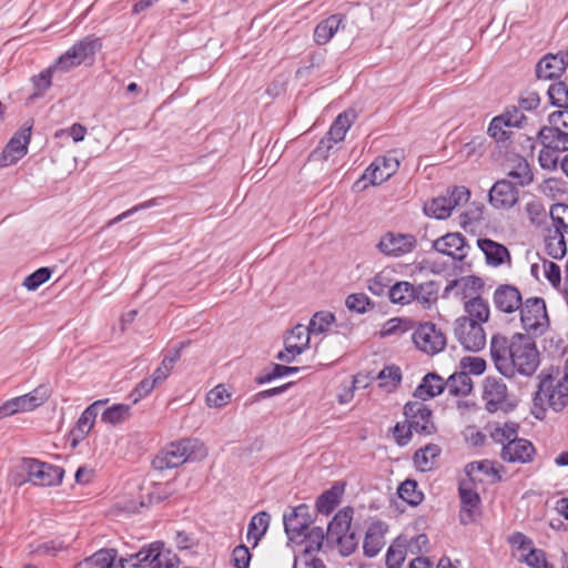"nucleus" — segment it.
<instances>
[{
  "instance_id": "nucleus-1",
  "label": "nucleus",
  "mask_w": 568,
  "mask_h": 568,
  "mask_svg": "<svg viewBox=\"0 0 568 568\" xmlns=\"http://www.w3.org/2000/svg\"><path fill=\"white\" fill-rule=\"evenodd\" d=\"M490 355L497 371L506 377L516 374L530 376L539 365V353L530 336L515 334L510 341L494 335L490 341Z\"/></svg>"
},
{
  "instance_id": "nucleus-2",
  "label": "nucleus",
  "mask_w": 568,
  "mask_h": 568,
  "mask_svg": "<svg viewBox=\"0 0 568 568\" xmlns=\"http://www.w3.org/2000/svg\"><path fill=\"white\" fill-rule=\"evenodd\" d=\"M567 406L568 372L564 369L559 376H542L534 396L532 415L538 419H544L548 408L559 413Z\"/></svg>"
},
{
  "instance_id": "nucleus-3",
  "label": "nucleus",
  "mask_w": 568,
  "mask_h": 568,
  "mask_svg": "<svg viewBox=\"0 0 568 568\" xmlns=\"http://www.w3.org/2000/svg\"><path fill=\"white\" fill-rule=\"evenodd\" d=\"M207 456L205 444L199 438H183L168 444L153 458L155 469L164 470L175 468L186 462L202 460Z\"/></svg>"
},
{
  "instance_id": "nucleus-4",
  "label": "nucleus",
  "mask_w": 568,
  "mask_h": 568,
  "mask_svg": "<svg viewBox=\"0 0 568 568\" xmlns=\"http://www.w3.org/2000/svg\"><path fill=\"white\" fill-rule=\"evenodd\" d=\"M353 513L352 507H344L335 514L327 527L328 538L337 542L343 556L353 554L359 541V536L351 530Z\"/></svg>"
},
{
  "instance_id": "nucleus-5",
  "label": "nucleus",
  "mask_w": 568,
  "mask_h": 568,
  "mask_svg": "<svg viewBox=\"0 0 568 568\" xmlns=\"http://www.w3.org/2000/svg\"><path fill=\"white\" fill-rule=\"evenodd\" d=\"M128 566L132 568H178L179 558L162 542H153L142 547L138 552L126 557Z\"/></svg>"
},
{
  "instance_id": "nucleus-6",
  "label": "nucleus",
  "mask_w": 568,
  "mask_h": 568,
  "mask_svg": "<svg viewBox=\"0 0 568 568\" xmlns=\"http://www.w3.org/2000/svg\"><path fill=\"white\" fill-rule=\"evenodd\" d=\"M519 311L521 325L528 336H540L547 331L549 318L546 303L541 297L527 298Z\"/></svg>"
},
{
  "instance_id": "nucleus-7",
  "label": "nucleus",
  "mask_w": 568,
  "mask_h": 568,
  "mask_svg": "<svg viewBox=\"0 0 568 568\" xmlns=\"http://www.w3.org/2000/svg\"><path fill=\"white\" fill-rule=\"evenodd\" d=\"M50 394L51 392L49 386L42 384L28 394L6 400L0 406V419L12 416L18 413L34 410L49 399Z\"/></svg>"
},
{
  "instance_id": "nucleus-8",
  "label": "nucleus",
  "mask_w": 568,
  "mask_h": 568,
  "mask_svg": "<svg viewBox=\"0 0 568 568\" xmlns=\"http://www.w3.org/2000/svg\"><path fill=\"white\" fill-rule=\"evenodd\" d=\"M470 193L465 186H456L447 191V194L437 196L424 205L427 216L445 220L450 216L453 210L469 200Z\"/></svg>"
},
{
  "instance_id": "nucleus-9",
  "label": "nucleus",
  "mask_w": 568,
  "mask_h": 568,
  "mask_svg": "<svg viewBox=\"0 0 568 568\" xmlns=\"http://www.w3.org/2000/svg\"><path fill=\"white\" fill-rule=\"evenodd\" d=\"M454 335L467 351L478 352L486 345V333L483 325L469 317H458L454 325Z\"/></svg>"
},
{
  "instance_id": "nucleus-10",
  "label": "nucleus",
  "mask_w": 568,
  "mask_h": 568,
  "mask_svg": "<svg viewBox=\"0 0 568 568\" xmlns=\"http://www.w3.org/2000/svg\"><path fill=\"white\" fill-rule=\"evenodd\" d=\"M71 69V49L67 50L58 60L39 74L31 78L34 91L31 98H40L51 87L52 80H59L63 74L69 73Z\"/></svg>"
},
{
  "instance_id": "nucleus-11",
  "label": "nucleus",
  "mask_w": 568,
  "mask_h": 568,
  "mask_svg": "<svg viewBox=\"0 0 568 568\" xmlns=\"http://www.w3.org/2000/svg\"><path fill=\"white\" fill-rule=\"evenodd\" d=\"M23 466L27 471L28 481L36 486H55L63 478L62 468L33 458H24Z\"/></svg>"
},
{
  "instance_id": "nucleus-12",
  "label": "nucleus",
  "mask_w": 568,
  "mask_h": 568,
  "mask_svg": "<svg viewBox=\"0 0 568 568\" xmlns=\"http://www.w3.org/2000/svg\"><path fill=\"white\" fill-rule=\"evenodd\" d=\"M412 339L419 351L428 355L440 353L446 346V336L430 322L419 324Z\"/></svg>"
},
{
  "instance_id": "nucleus-13",
  "label": "nucleus",
  "mask_w": 568,
  "mask_h": 568,
  "mask_svg": "<svg viewBox=\"0 0 568 568\" xmlns=\"http://www.w3.org/2000/svg\"><path fill=\"white\" fill-rule=\"evenodd\" d=\"M417 243L413 234L389 231L382 235L376 247L386 256L402 257L412 253L417 247Z\"/></svg>"
},
{
  "instance_id": "nucleus-14",
  "label": "nucleus",
  "mask_w": 568,
  "mask_h": 568,
  "mask_svg": "<svg viewBox=\"0 0 568 568\" xmlns=\"http://www.w3.org/2000/svg\"><path fill=\"white\" fill-rule=\"evenodd\" d=\"M399 168V160L395 151L377 156L364 171L362 180L369 181L371 185H379L392 178Z\"/></svg>"
},
{
  "instance_id": "nucleus-15",
  "label": "nucleus",
  "mask_w": 568,
  "mask_h": 568,
  "mask_svg": "<svg viewBox=\"0 0 568 568\" xmlns=\"http://www.w3.org/2000/svg\"><path fill=\"white\" fill-rule=\"evenodd\" d=\"M404 415L409 429L417 434L430 435L436 429L432 410L424 402H408L404 407Z\"/></svg>"
},
{
  "instance_id": "nucleus-16",
  "label": "nucleus",
  "mask_w": 568,
  "mask_h": 568,
  "mask_svg": "<svg viewBox=\"0 0 568 568\" xmlns=\"http://www.w3.org/2000/svg\"><path fill=\"white\" fill-rule=\"evenodd\" d=\"M31 128L23 126L11 136L0 154V168L13 165L27 154Z\"/></svg>"
},
{
  "instance_id": "nucleus-17",
  "label": "nucleus",
  "mask_w": 568,
  "mask_h": 568,
  "mask_svg": "<svg viewBox=\"0 0 568 568\" xmlns=\"http://www.w3.org/2000/svg\"><path fill=\"white\" fill-rule=\"evenodd\" d=\"M312 520L308 507L300 505L290 515H284V529L291 541L301 542L306 536Z\"/></svg>"
},
{
  "instance_id": "nucleus-18",
  "label": "nucleus",
  "mask_w": 568,
  "mask_h": 568,
  "mask_svg": "<svg viewBox=\"0 0 568 568\" xmlns=\"http://www.w3.org/2000/svg\"><path fill=\"white\" fill-rule=\"evenodd\" d=\"M433 248L456 262H463L469 252L466 237L460 233H447L433 242Z\"/></svg>"
},
{
  "instance_id": "nucleus-19",
  "label": "nucleus",
  "mask_w": 568,
  "mask_h": 568,
  "mask_svg": "<svg viewBox=\"0 0 568 568\" xmlns=\"http://www.w3.org/2000/svg\"><path fill=\"white\" fill-rule=\"evenodd\" d=\"M489 203L496 210H509L519 200V190L509 180L497 181L489 190Z\"/></svg>"
},
{
  "instance_id": "nucleus-20",
  "label": "nucleus",
  "mask_w": 568,
  "mask_h": 568,
  "mask_svg": "<svg viewBox=\"0 0 568 568\" xmlns=\"http://www.w3.org/2000/svg\"><path fill=\"white\" fill-rule=\"evenodd\" d=\"M524 302L520 291L510 284L499 285L493 294L495 308L505 314H511L519 311Z\"/></svg>"
},
{
  "instance_id": "nucleus-21",
  "label": "nucleus",
  "mask_w": 568,
  "mask_h": 568,
  "mask_svg": "<svg viewBox=\"0 0 568 568\" xmlns=\"http://www.w3.org/2000/svg\"><path fill=\"white\" fill-rule=\"evenodd\" d=\"M477 246L485 256V262L488 266L500 267L506 265L511 266V255L509 250L501 243L487 237H479Z\"/></svg>"
},
{
  "instance_id": "nucleus-22",
  "label": "nucleus",
  "mask_w": 568,
  "mask_h": 568,
  "mask_svg": "<svg viewBox=\"0 0 568 568\" xmlns=\"http://www.w3.org/2000/svg\"><path fill=\"white\" fill-rule=\"evenodd\" d=\"M473 483L470 480H463L458 488L462 504L460 521L463 524L474 521L480 510V497L474 489Z\"/></svg>"
},
{
  "instance_id": "nucleus-23",
  "label": "nucleus",
  "mask_w": 568,
  "mask_h": 568,
  "mask_svg": "<svg viewBox=\"0 0 568 568\" xmlns=\"http://www.w3.org/2000/svg\"><path fill=\"white\" fill-rule=\"evenodd\" d=\"M507 398L506 384L496 377H486L484 382L483 399L486 409L490 413L497 412L501 408Z\"/></svg>"
},
{
  "instance_id": "nucleus-24",
  "label": "nucleus",
  "mask_w": 568,
  "mask_h": 568,
  "mask_svg": "<svg viewBox=\"0 0 568 568\" xmlns=\"http://www.w3.org/2000/svg\"><path fill=\"white\" fill-rule=\"evenodd\" d=\"M535 448L530 442L516 436L510 443L504 445L500 457L507 463L526 464L532 459Z\"/></svg>"
},
{
  "instance_id": "nucleus-25",
  "label": "nucleus",
  "mask_w": 568,
  "mask_h": 568,
  "mask_svg": "<svg viewBox=\"0 0 568 568\" xmlns=\"http://www.w3.org/2000/svg\"><path fill=\"white\" fill-rule=\"evenodd\" d=\"M125 558L116 560L114 549H101L77 565V568H124L128 562Z\"/></svg>"
},
{
  "instance_id": "nucleus-26",
  "label": "nucleus",
  "mask_w": 568,
  "mask_h": 568,
  "mask_svg": "<svg viewBox=\"0 0 568 568\" xmlns=\"http://www.w3.org/2000/svg\"><path fill=\"white\" fill-rule=\"evenodd\" d=\"M341 28H345L344 16L338 13L329 16L315 27L313 34L315 43L318 45L328 43Z\"/></svg>"
},
{
  "instance_id": "nucleus-27",
  "label": "nucleus",
  "mask_w": 568,
  "mask_h": 568,
  "mask_svg": "<svg viewBox=\"0 0 568 568\" xmlns=\"http://www.w3.org/2000/svg\"><path fill=\"white\" fill-rule=\"evenodd\" d=\"M101 49V42L98 38L85 37L73 45V67L85 64L91 65L94 62L95 53Z\"/></svg>"
},
{
  "instance_id": "nucleus-28",
  "label": "nucleus",
  "mask_w": 568,
  "mask_h": 568,
  "mask_svg": "<svg viewBox=\"0 0 568 568\" xmlns=\"http://www.w3.org/2000/svg\"><path fill=\"white\" fill-rule=\"evenodd\" d=\"M444 389H446L445 381L435 373H428L416 387L414 396L425 402L442 394Z\"/></svg>"
},
{
  "instance_id": "nucleus-29",
  "label": "nucleus",
  "mask_w": 568,
  "mask_h": 568,
  "mask_svg": "<svg viewBox=\"0 0 568 568\" xmlns=\"http://www.w3.org/2000/svg\"><path fill=\"white\" fill-rule=\"evenodd\" d=\"M542 146L564 152L568 150V132L556 126H544L538 132Z\"/></svg>"
},
{
  "instance_id": "nucleus-30",
  "label": "nucleus",
  "mask_w": 568,
  "mask_h": 568,
  "mask_svg": "<svg viewBox=\"0 0 568 568\" xmlns=\"http://www.w3.org/2000/svg\"><path fill=\"white\" fill-rule=\"evenodd\" d=\"M526 121L525 114L520 108L516 105L507 106L504 112L493 118V129L495 134L499 133L500 124L508 125V128H521Z\"/></svg>"
},
{
  "instance_id": "nucleus-31",
  "label": "nucleus",
  "mask_w": 568,
  "mask_h": 568,
  "mask_svg": "<svg viewBox=\"0 0 568 568\" xmlns=\"http://www.w3.org/2000/svg\"><path fill=\"white\" fill-rule=\"evenodd\" d=\"M356 118V113L353 110H346L337 115L335 121L332 123L329 131L327 132V136L333 140L335 143H339L345 139V135L349 128L352 126L354 120Z\"/></svg>"
},
{
  "instance_id": "nucleus-32",
  "label": "nucleus",
  "mask_w": 568,
  "mask_h": 568,
  "mask_svg": "<svg viewBox=\"0 0 568 568\" xmlns=\"http://www.w3.org/2000/svg\"><path fill=\"white\" fill-rule=\"evenodd\" d=\"M515 185L525 186L532 181V172L526 159L516 156L511 160V166L507 173Z\"/></svg>"
},
{
  "instance_id": "nucleus-33",
  "label": "nucleus",
  "mask_w": 568,
  "mask_h": 568,
  "mask_svg": "<svg viewBox=\"0 0 568 568\" xmlns=\"http://www.w3.org/2000/svg\"><path fill=\"white\" fill-rule=\"evenodd\" d=\"M445 384L448 394L453 396H467L473 390V381L466 372L450 375Z\"/></svg>"
},
{
  "instance_id": "nucleus-34",
  "label": "nucleus",
  "mask_w": 568,
  "mask_h": 568,
  "mask_svg": "<svg viewBox=\"0 0 568 568\" xmlns=\"http://www.w3.org/2000/svg\"><path fill=\"white\" fill-rule=\"evenodd\" d=\"M564 59H559L556 55H547L537 63L536 74L538 79L542 80L558 78L564 70Z\"/></svg>"
},
{
  "instance_id": "nucleus-35",
  "label": "nucleus",
  "mask_w": 568,
  "mask_h": 568,
  "mask_svg": "<svg viewBox=\"0 0 568 568\" xmlns=\"http://www.w3.org/2000/svg\"><path fill=\"white\" fill-rule=\"evenodd\" d=\"M271 516L266 511H260L251 518L247 527V540H254L253 547H256L262 537L270 527Z\"/></svg>"
},
{
  "instance_id": "nucleus-36",
  "label": "nucleus",
  "mask_w": 568,
  "mask_h": 568,
  "mask_svg": "<svg viewBox=\"0 0 568 568\" xmlns=\"http://www.w3.org/2000/svg\"><path fill=\"white\" fill-rule=\"evenodd\" d=\"M311 332L307 326L297 324L294 326L285 338V345H288V349L295 352V354H302L310 344Z\"/></svg>"
},
{
  "instance_id": "nucleus-37",
  "label": "nucleus",
  "mask_w": 568,
  "mask_h": 568,
  "mask_svg": "<svg viewBox=\"0 0 568 568\" xmlns=\"http://www.w3.org/2000/svg\"><path fill=\"white\" fill-rule=\"evenodd\" d=\"M465 317L474 318L481 325L489 320L490 308L488 302L480 296H475L464 302Z\"/></svg>"
},
{
  "instance_id": "nucleus-38",
  "label": "nucleus",
  "mask_w": 568,
  "mask_h": 568,
  "mask_svg": "<svg viewBox=\"0 0 568 568\" xmlns=\"http://www.w3.org/2000/svg\"><path fill=\"white\" fill-rule=\"evenodd\" d=\"M440 454V448L436 444H428L423 448H419L414 454V464L420 471L430 470L436 462V458Z\"/></svg>"
},
{
  "instance_id": "nucleus-39",
  "label": "nucleus",
  "mask_w": 568,
  "mask_h": 568,
  "mask_svg": "<svg viewBox=\"0 0 568 568\" xmlns=\"http://www.w3.org/2000/svg\"><path fill=\"white\" fill-rule=\"evenodd\" d=\"M489 436L496 444L504 446L518 436V424L513 422L495 423L489 426Z\"/></svg>"
},
{
  "instance_id": "nucleus-40",
  "label": "nucleus",
  "mask_w": 568,
  "mask_h": 568,
  "mask_svg": "<svg viewBox=\"0 0 568 568\" xmlns=\"http://www.w3.org/2000/svg\"><path fill=\"white\" fill-rule=\"evenodd\" d=\"M387 294L392 303L407 305L414 301L415 285L407 281H400L392 285Z\"/></svg>"
},
{
  "instance_id": "nucleus-41",
  "label": "nucleus",
  "mask_w": 568,
  "mask_h": 568,
  "mask_svg": "<svg viewBox=\"0 0 568 568\" xmlns=\"http://www.w3.org/2000/svg\"><path fill=\"white\" fill-rule=\"evenodd\" d=\"M384 546V537L378 525H372L364 537L363 549L367 557H375Z\"/></svg>"
},
{
  "instance_id": "nucleus-42",
  "label": "nucleus",
  "mask_w": 568,
  "mask_h": 568,
  "mask_svg": "<svg viewBox=\"0 0 568 568\" xmlns=\"http://www.w3.org/2000/svg\"><path fill=\"white\" fill-rule=\"evenodd\" d=\"M378 387L385 393L394 392L400 384L402 372L398 366L392 365L383 368L378 375Z\"/></svg>"
},
{
  "instance_id": "nucleus-43",
  "label": "nucleus",
  "mask_w": 568,
  "mask_h": 568,
  "mask_svg": "<svg viewBox=\"0 0 568 568\" xmlns=\"http://www.w3.org/2000/svg\"><path fill=\"white\" fill-rule=\"evenodd\" d=\"M343 494V488L333 486L331 489L324 491L316 500V509L323 515H329L335 507L339 504Z\"/></svg>"
},
{
  "instance_id": "nucleus-44",
  "label": "nucleus",
  "mask_w": 568,
  "mask_h": 568,
  "mask_svg": "<svg viewBox=\"0 0 568 568\" xmlns=\"http://www.w3.org/2000/svg\"><path fill=\"white\" fill-rule=\"evenodd\" d=\"M546 251L552 258H562L567 252L565 234L549 230L548 235L546 236Z\"/></svg>"
},
{
  "instance_id": "nucleus-45",
  "label": "nucleus",
  "mask_w": 568,
  "mask_h": 568,
  "mask_svg": "<svg viewBox=\"0 0 568 568\" xmlns=\"http://www.w3.org/2000/svg\"><path fill=\"white\" fill-rule=\"evenodd\" d=\"M438 287L434 282H426L415 286L414 301H417L424 308H429L437 302Z\"/></svg>"
},
{
  "instance_id": "nucleus-46",
  "label": "nucleus",
  "mask_w": 568,
  "mask_h": 568,
  "mask_svg": "<svg viewBox=\"0 0 568 568\" xmlns=\"http://www.w3.org/2000/svg\"><path fill=\"white\" fill-rule=\"evenodd\" d=\"M181 357V348L173 349L170 354L165 355L160 366L153 372L151 378L158 384L163 383L172 372L175 363Z\"/></svg>"
},
{
  "instance_id": "nucleus-47",
  "label": "nucleus",
  "mask_w": 568,
  "mask_h": 568,
  "mask_svg": "<svg viewBox=\"0 0 568 568\" xmlns=\"http://www.w3.org/2000/svg\"><path fill=\"white\" fill-rule=\"evenodd\" d=\"M103 405L102 400H97L88 406L77 422V430L81 437H84L93 427L100 407Z\"/></svg>"
},
{
  "instance_id": "nucleus-48",
  "label": "nucleus",
  "mask_w": 568,
  "mask_h": 568,
  "mask_svg": "<svg viewBox=\"0 0 568 568\" xmlns=\"http://www.w3.org/2000/svg\"><path fill=\"white\" fill-rule=\"evenodd\" d=\"M130 417V406L125 404H115L108 407L102 413V422L110 425H118L125 422Z\"/></svg>"
},
{
  "instance_id": "nucleus-49",
  "label": "nucleus",
  "mask_w": 568,
  "mask_h": 568,
  "mask_svg": "<svg viewBox=\"0 0 568 568\" xmlns=\"http://www.w3.org/2000/svg\"><path fill=\"white\" fill-rule=\"evenodd\" d=\"M417 483L407 479L398 487V496L412 506H417L423 500V493L418 490Z\"/></svg>"
},
{
  "instance_id": "nucleus-50",
  "label": "nucleus",
  "mask_w": 568,
  "mask_h": 568,
  "mask_svg": "<svg viewBox=\"0 0 568 568\" xmlns=\"http://www.w3.org/2000/svg\"><path fill=\"white\" fill-rule=\"evenodd\" d=\"M335 315L331 312H317L311 318L307 328L311 334H322L334 323Z\"/></svg>"
},
{
  "instance_id": "nucleus-51",
  "label": "nucleus",
  "mask_w": 568,
  "mask_h": 568,
  "mask_svg": "<svg viewBox=\"0 0 568 568\" xmlns=\"http://www.w3.org/2000/svg\"><path fill=\"white\" fill-rule=\"evenodd\" d=\"M53 270L50 267H40L30 275H28L24 280L22 285L28 291H36L38 290L42 284L48 282L52 275Z\"/></svg>"
},
{
  "instance_id": "nucleus-52",
  "label": "nucleus",
  "mask_w": 568,
  "mask_h": 568,
  "mask_svg": "<svg viewBox=\"0 0 568 568\" xmlns=\"http://www.w3.org/2000/svg\"><path fill=\"white\" fill-rule=\"evenodd\" d=\"M390 272L382 271L368 281V290L376 296H382L387 293L390 287Z\"/></svg>"
},
{
  "instance_id": "nucleus-53",
  "label": "nucleus",
  "mask_w": 568,
  "mask_h": 568,
  "mask_svg": "<svg viewBox=\"0 0 568 568\" xmlns=\"http://www.w3.org/2000/svg\"><path fill=\"white\" fill-rule=\"evenodd\" d=\"M231 394L223 385H217L206 395V404L209 407L221 408L229 404Z\"/></svg>"
},
{
  "instance_id": "nucleus-54",
  "label": "nucleus",
  "mask_w": 568,
  "mask_h": 568,
  "mask_svg": "<svg viewBox=\"0 0 568 568\" xmlns=\"http://www.w3.org/2000/svg\"><path fill=\"white\" fill-rule=\"evenodd\" d=\"M523 561H525L531 568H552L547 561L546 554L544 550L538 548H530L527 554H523Z\"/></svg>"
},
{
  "instance_id": "nucleus-55",
  "label": "nucleus",
  "mask_w": 568,
  "mask_h": 568,
  "mask_svg": "<svg viewBox=\"0 0 568 568\" xmlns=\"http://www.w3.org/2000/svg\"><path fill=\"white\" fill-rule=\"evenodd\" d=\"M548 95L552 105L564 109L568 108V89L564 83L550 85Z\"/></svg>"
},
{
  "instance_id": "nucleus-56",
  "label": "nucleus",
  "mask_w": 568,
  "mask_h": 568,
  "mask_svg": "<svg viewBox=\"0 0 568 568\" xmlns=\"http://www.w3.org/2000/svg\"><path fill=\"white\" fill-rule=\"evenodd\" d=\"M346 307L358 314H363L372 307L371 300L363 293H355L347 296L345 301Z\"/></svg>"
},
{
  "instance_id": "nucleus-57",
  "label": "nucleus",
  "mask_w": 568,
  "mask_h": 568,
  "mask_svg": "<svg viewBox=\"0 0 568 568\" xmlns=\"http://www.w3.org/2000/svg\"><path fill=\"white\" fill-rule=\"evenodd\" d=\"M465 473L469 477L470 481H480L481 479L477 478L476 476L478 473L490 475L495 473V469L489 460H478L467 464L465 467Z\"/></svg>"
},
{
  "instance_id": "nucleus-58",
  "label": "nucleus",
  "mask_w": 568,
  "mask_h": 568,
  "mask_svg": "<svg viewBox=\"0 0 568 568\" xmlns=\"http://www.w3.org/2000/svg\"><path fill=\"white\" fill-rule=\"evenodd\" d=\"M541 191L545 195L557 199L567 193L566 183L556 178H549L541 184Z\"/></svg>"
},
{
  "instance_id": "nucleus-59",
  "label": "nucleus",
  "mask_w": 568,
  "mask_h": 568,
  "mask_svg": "<svg viewBox=\"0 0 568 568\" xmlns=\"http://www.w3.org/2000/svg\"><path fill=\"white\" fill-rule=\"evenodd\" d=\"M298 371H300V367L284 366V365H280V364H274L272 366L271 372H268V373L264 374L263 376L258 377L257 382L260 384L268 383V382H271L273 379H276V378L290 375V374L297 373Z\"/></svg>"
},
{
  "instance_id": "nucleus-60",
  "label": "nucleus",
  "mask_w": 568,
  "mask_h": 568,
  "mask_svg": "<svg viewBox=\"0 0 568 568\" xmlns=\"http://www.w3.org/2000/svg\"><path fill=\"white\" fill-rule=\"evenodd\" d=\"M460 367L468 375H481L486 369V362L481 357L466 356L460 359Z\"/></svg>"
},
{
  "instance_id": "nucleus-61",
  "label": "nucleus",
  "mask_w": 568,
  "mask_h": 568,
  "mask_svg": "<svg viewBox=\"0 0 568 568\" xmlns=\"http://www.w3.org/2000/svg\"><path fill=\"white\" fill-rule=\"evenodd\" d=\"M156 386V383L151 378L146 377L142 379L134 389L130 393V398L133 404H136L142 398L146 397Z\"/></svg>"
},
{
  "instance_id": "nucleus-62",
  "label": "nucleus",
  "mask_w": 568,
  "mask_h": 568,
  "mask_svg": "<svg viewBox=\"0 0 568 568\" xmlns=\"http://www.w3.org/2000/svg\"><path fill=\"white\" fill-rule=\"evenodd\" d=\"M409 329V322L403 318L394 317L388 320L382 329L383 336L405 333Z\"/></svg>"
},
{
  "instance_id": "nucleus-63",
  "label": "nucleus",
  "mask_w": 568,
  "mask_h": 568,
  "mask_svg": "<svg viewBox=\"0 0 568 568\" xmlns=\"http://www.w3.org/2000/svg\"><path fill=\"white\" fill-rule=\"evenodd\" d=\"M251 558V552L245 545H239L233 549L232 561L235 568H248Z\"/></svg>"
},
{
  "instance_id": "nucleus-64",
  "label": "nucleus",
  "mask_w": 568,
  "mask_h": 568,
  "mask_svg": "<svg viewBox=\"0 0 568 568\" xmlns=\"http://www.w3.org/2000/svg\"><path fill=\"white\" fill-rule=\"evenodd\" d=\"M405 555L406 551L402 546H390L386 554L387 568H400L405 560Z\"/></svg>"
}]
</instances>
